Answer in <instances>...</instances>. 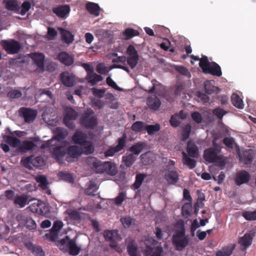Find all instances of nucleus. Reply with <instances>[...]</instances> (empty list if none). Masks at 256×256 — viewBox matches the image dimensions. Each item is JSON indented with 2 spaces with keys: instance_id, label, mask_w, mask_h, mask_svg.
<instances>
[{
  "instance_id": "nucleus-39",
  "label": "nucleus",
  "mask_w": 256,
  "mask_h": 256,
  "mask_svg": "<svg viewBox=\"0 0 256 256\" xmlns=\"http://www.w3.org/2000/svg\"><path fill=\"white\" fill-rule=\"evenodd\" d=\"M62 39L66 43L69 44L74 40V36L69 31L63 28L60 29Z\"/></svg>"
},
{
  "instance_id": "nucleus-41",
  "label": "nucleus",
  "mask_w": 256,
  "mask_h": 256,
  "mask_svg": "<svg viewBox=\"0 0 256 256\" xmlns=\"http://www.w3.org/2000/svg\"><path fill=\"white\" fill-rule=\"evenodd\" d=\"M5 142L12 147H18L20 145V140L17 138L10 136H4Z\"/></svg>"
},
{
  "instance_id": "nucleus-17",
  "label": "nucleus",
  "mask_w": 256,
  "mask_h": 256,
  "mask_svg": "<svg viewBox=\"0 0 256 256\" xmlns=\"http://www.w3.org/2000/svg\"><path fill=\"white\" fill-rule=\"evenodd\" d=\"M88 136L86 134L80 130H76L72 136V140L76 144L81 145L87 140Z\"/></svg>"
},
{
  "instance_id": "nucleus-53",
  "label": "nucleus",
  "mask_w": 256,
  "mask_h": 256,
  "mask_svg": "<svg viewBox=\"0 0 256 256\" xmlns=\"http://www.w3.org/2000/svg\"><path fill=\"white\" fill-rule=\"evenodd\" d=\"M204 87L206 92L209 94L214 93L217 90V88L213 86L210 80H206L204 82Z\"/></svg>"
},
{
  "instance_id": "nucleus-9",
  "label": "nucleus",
  "mask_w": 256,
  "mask_h": 256,
  "mask_svg": "<svg viewBox=\"0 0 256 256\" xmlns=\"http://www.w3.org/2000/svg\"><path fill=\"white\" fill-rule=\"evenodd\" d=\"M84 114L80 118L82 125L86 128H94L98 124L96 117L90 116V114L94 113H84Z\"/></svg>"
},
{
  "instance_id": "nucleus-61",
  "label": "nucleus",
  "mask_w": 256,
  "mask_h": 256,
  "mask_svg": "<svg viewBox=\"0 0 256 256\" xmlns=\"http://www.w3.org/2000/svg\"><path fill=\"white\" fill-rule=\"evenodd\" d=\"M69 218L74 221H79L81 220V216L78 212L72 210L68 212Z\"/></svg>"
},
{
  "instance_id": "nucleus-37",
  "label": "nucleus",
  "mask_w": 256,
  "mask_h": 256,
  "mask_svg": "<svg viewBox=\"0 0 256 256\" xmlns=\"http://www.w3.org/2000/svg\"><path fill=\"white\" fill-rule=\"evenodd\" d=\"M80 146H82V152L85 154H92L94 152V146L93 143L90 141L86 140V142H84Z\"/></svg>"
},
{
  "instance_id": "nucleus-8",
  "label": "nucleus",
  "mask_w": 256,
  "mask_h": 256,
  "mask_svg": "<svg viewBox=\"0 0 256 256\" xmlns=\"http://www.w3.org/2000/svg\"><path fill=\"white\" fill-rule=\"evenodd\" d=\"M53 157L56 162L60 164H63L66 161V146H58L53 148Z\"/></svg>"
},
{
  "instance_id": "nucleus-23",
  "label": "nucleus",
  "mask_w": 256,
  "mask_h": 256,
  "mask_svg": "<svg viewBox=\"0 0 256 256\" xmlns=\"http://www.w3.org/2000/svg\"><path fill=\"white\" fill-rule=\"evenodd\" d=\"M68 135V130L60 127H58L54 132V138L60 142L65 139Z\"/></svg>"
},
{
  "instance_id": "nucleus-38",
  "label": "nucleus",
  "mask_w": 256,
  "mask_h": 256,
  "mask_svg": "<svg viewBox=\"0 0 256 256\" xmlns=\"http://www.w3.org/2000/svg\"><path fill=\"white\" fill-rule=\"evenodd\" d=\"M234 248V246H226L223 247L222 250H218L216 256H230Z\"/></svg>"
},
{
  "instance_id": "nucleus-43",
  "label": "nucleus",
  "mask_w": 256,
  "mask_h": 256,
  "mask_svg": "<svg viewBox=\"0 0 256 256\" xmlns=\"http://www.w3.org/2000/svg\"><path fill=\"white\" fill-rule=\"evenodd\" d=\"M223 143L225 146L228 148H233L234 146H235L237 149L238 153L240 154V149L238 145L235 143L234 140L232 137H226L223 140Z\"/></svg>"
},
{
  "instance_id": "nucleus-59",
  "label": "nucleus",
  "mask_w": 256,
  "mask_h": 256,
  "mask_svg": "<svg viewBox=\"0 0 256 256\" xmlns=\"http://www.w3.org/2000/svg\"><path fill=\"white\" fill-rule=\"evenodd\" d=\"M180 120L178 118V113H174V115L172 116L170 120V125L174 128H177L180 124Z\"/></svg>"
},
{
  "instance_id": "nucleus-51",
  "label": "nucleus",
  "mask_w": 256,
  "mask_h": 256,
  "mask_svg": "<svg viewBox=\"0 0 256 256\" xmlns=\"http://www.w3.org/2000/svg\"><path fill=\"white\" fill-rule=\"evenodd\" d=\"M23 220L26 228L28 230H33L36 228V224L34 220L30 217L24 216Z\"/></svg>"
},
{
  "instance_id": "nucleus-22",
  "label": "nucleus",
  "mask_w": 256,
  "mask_h": 256,
  "mask_svg": "<svg viewBox=\"0 0 256 256\" xmlns=\"http://www.w3.org/2000/svg\"><path fill=\"white\" fill-rule=\"evenodd\" d=\"M86 80L92 86L96 85L98 82L102 81L103 78L100 75H98L92 70L91 72L86 74Z\"/></svg>"
},
{
  "instance_id": "nucleus-63",
  "label": "nucleus",
  "mask_w": 256,
  "mask_h": 256,
  "mask_svg": "<svg viewBox=\"0 0 256 256\" xmlns=\"http://www.w3.org/2000/svg\"><path fill=\"white\" fill-rule=\"evenodd\" d=\"M150 154L149 152L144 153L140 155V159L144 165L150 164L152 162V160L150 158Z\"/></svg>"
},
{
  "instance_id": "nucleus-49",
  "label": "nucleus",
  "mask_w": 256,
  "mask_h": 256,
  "mask_svg": "<svg viewBox=\"0 0 256 256\" xmlns=\"http://www.w3.org/2000/svg\"><path fill=\"white\" fill-rule=\"evenodd\" d=\"M36 182L39 184V186L43 190H46L48 188V182L45 176L41 175L37 177Z\"/></svg>"
},
{
  "instance_id": "nucleus-33",
  "label": "nucleus",
  "mask_w": 256,
  "mask_h": 256,
  "mask_svg": "<svg viewBox=\"0 0 256 256\" xmlns=\"http://www.w3.org/2000/svg\"><path fill=\"white\" fill-rule=\"evenodd\" d=\"M136 160V156L134 155V154L127 153L122 156V160L123 164L127 168L130 167L134 162Z\"/></svg>"
},
{
  "instance_id": "nucleus-44",
  "label": "nucleus",
  "mask_w": 256,
  "mask_h": 256,
  "mask_svg": "<svg viewBox=\"0 0 256 256\" xmlns=\"http://www.w3.org/2000/svg\"><path fill=\"white\" fill-rule=\"evenodd\" d=\"M38 113H18L19 116L23 118L26 122L31 123L34 122Z\"/></svg>"
},
{
  "instance_id": "nucleus-30",
  "label": "nucleus",
  "mask_w": 256,
  "mask_h": 256,
  "mask_svg": "<svg viewBox=\"0 0 256 256\" xmlns=\"http://www.w3.org/2000/svg\"><path fill=\"white\" fill-rule=\"evenodd\" d=\"M28 196L26 194L16 196L14 200V204L18 206V208H22L26 204H28Z\"/></svg>"
},
{
  "instance_id": "nucleus-62",
  "label": "nucleus",
  "mask_w": 256,
  "mask_h": 256,
  "mask_svg": "<svg viewBox=\"0 0 256 256\" xmlns=\"http://www.w3.org/2000/svg\"><path fill=\"white\" fill-rule=\"evenodd\" d=\"M126 198V192H120L118 196L114 198V203L117 206H120Z\"/></svg>"
},
{
  "instance_id": "nucleus-27",
  "label": "nucleus",
  "mask_w": 256,
  "mask_h": 256,
  "mask_svg": "<svg viewBox=\"0 0 256 256\" xmlns=\"http://www.w3.org/2000/svg\"><path fill=\"white\" fill-rule=\"evenodd\" d=\"M182 163L184 164L187 166L189 168L193 169L196 166L197 162L194 159L190 158L185 152H182Z\"/></svg>"
},
{
  "instance_id": "nucleus-3",
  "label": "nucleus",
  "mask_w": 256,
  "mask_h": 256,
  "mask_svg": "<svg viewBox=\"0 0 256 256\" xmlns=\"http://www.w3.org/2000/svg\"><path fill=\"white\" fill-rule=\"evenodd\" d=\"M189 238L186 235V230L184 222L180 224V229L176 230L172 236L173 244L176 250L181 251L184 250L189 243Z\"/></svg>"
},
{
  "instance_id": "nucleus-45",
  "label": "nucleus",
  "mask_w": 256,
  "mask_h": 256,
  "mask_svg": "<svg viewBox=\"0 0 256 256\" xmlns=\"http://www.w3.org/2000/svg\"><path fill=\"white\" fill-rule=\"evenodd\" d=\"M126 249L130 256H138V247L134 242H130L127 246Z\"/></svg>"
},
{
  "instance_id": "nucleus-15",
  "label": "nucleus",
  "mask_w": 256,
  "mask_h": 256,
  "mask_svg": "<svg viewBox=\"0 0 256 256\" xmlns=\"http://www.w3.org/2000/svg\"><path fill=\"white\" fill-rule=\"evenodd\" d=\"M30 57L38 67L42 70H44V54L42 53L32 52L30 54Z\"/></svg>"
},
{
  "instance_id": "nucleus-7",
  "label": "nucleus",
  "mask_w": 256,
  "mask_h": 256,
  "mask_svg": "<svg viewBox=\"0 0 256 256\" xmlns=\"http://www.w3.org/2000/svg\"><path fill=\"white\" fill-rule=\"evenodd\" d=\"M2 45L4 49L8 54H17L20 49V42L14 40H2Z\"/></svg>"
},
{
  "instance_id": "nucleus-26",
  "label": "nucleus",
  "mask_w": 256,
  "mask_h": 256,
  "mask_svg": "<svg viewBox=\"0 0 256 256\" xmlns=\"http://www.w3.org/2000/svg\"><path fill=\"white\" fill-rule=\"evenodd\" d=\"M147 104L150 108L156 110L160 106L161 102L157 96H154L148 98Z\"/></svg>"
},
{
  "instance_id": "nucleus-35",
  "label": "nucleus",
  "mask_w": 256,
  "mask_h": 256,
  "mask_svg": "<svg viewBox=\"0 0 256 256\" xmlns=\"http://www.w3.org/2000/svg\"><path fill=\"white\" fill-rule=\"evenodd\" d=\"M231 100L232 104L239 109H242L244 108V104L242 100L236 94H233L231 96Z\"/></svg>"
},
{
  "instance_id": "nucleus-6",
  "label": "nucleus",
  "mask_w": 256,
  "mask_h": 256,
  "mask_svg": "<svg viewBox=\"0 0 256 256\" xmlns=\"http://www.w3.org/2000/svg\"><path fill=\"white\" fill-rule=\"evenodd\" d=\"M67 156L66 161L71 163L75 162L82 153V148L78 146L73 145L66 146Z\"/></svg>"
},
{
  "instance_id": "nucleus-48",
  "label": "nucleus",
  "mask_w": 256,
  "mask_h": 256,
  "mask_svg": "<svg viewBox=\"0 0 256 256\" xmlns=\"http://www.w3.org/2000/svg\"><path fill=\"white\" fill-rule=\"evenodd\" d=\"M145 130H146L148 135L152 136L160 130V125L158 124H156L154 125L146 124Z\"/></svg>"
},
{
  "instance_id": "nucleus-29",
  "label": "nucleus",
  "mask_w": 256,
  "mask_h": 256,
  "mask_svg": "<svg viewBox=\"0 0 256 256\" xmlns=\"http://www.w3.org/2000/svg\"><path fill=\"white\" fill-rule=\"evenodd\" d=\"M146 146V142H138L131 146L128 150L132 152L131 154H134V156L138 155Z\"/></svg>"
},
{
  "instance_id": "nucleus-56",
  "label": "nucleus",
  "mask_w": 256,
  "mask_h": 256,
  "mask_svg": "<svg viewBox=\"0 0 256 256\" xmlns=\"http://www.w3.org/2000/svg\"><path fill=\"white\" fill-rule=\"evenodd\" d=\"M126 52L128 54V57L139 58L138 51L132 44H130L128 46L126 50Z\"/></svg>"
},
{
  "instance_id": "nucleus-47",
  "label": "nucleus",
  "mask_w": 256,
  "mask_h": 256,
  "mask_svg": "<svg viewBox=\"0 0 256 256\" xmlns=\"http://www.w3.org/2000/svg\"><path fill=\"white\" fill-rule=\"evenodd\" d=\"M98 188L94 181L90 180L88 187L86 189L85 192L88 196H95V192Z\"/></svg>"
},
{
  "instance_id": "nucleus-20",
  "label": "nucleus",
  "mask_w": 256,
  "mask_h": 256,
  "mask_svg": "<svg viewBox=\"0 0 256 256\" xmlns=\"http://www.w3.org/2000/svg\"><path fill=\"white\" fill-rule=\"evenodd\" d=\"M254 158V152L252 149L245 150L240 156V159L245 164H251Z\"/></svg>"
},
{
  "instance_id": "nucleus-13",
  "label": "nucleus",
  "mask_w": 256,
  "mask_h": 256,
  "mask_svg": "<svg viewBox=\"0 0 256 256\" xmlns=\"http://www.w3.org/2000/svg\"><path fill=\"white\" fill-rule=\"evenodd\" d=\"M143 254L144 256H164V250L160 246L154 248L149 246L144 250Z\"/></svg>"
},
{
  "instance_id": "nucleus-55",
  "label": "nucleus",
  "mask_w": 256,
  "mask_h": 256,
  "mask_svg": "<svg viewBox=\"0 0 256 256\" xmlns=\"http://www.w3.org/2000/svg\"><path fill=\"white\" fill-rule=\"evenodd\" d=\"M126 134H124L122 136L118 139V144L114 147L118 152L122 150L126 146Z\"/></svg>"
},
{
  "instance_id": "nucleus-60",
  "label": "nucleus",
  "mask_w": 256,
  "mask_h": 256,
  "mask_svg": "<svg viewBox=\"0 0 256 256\" xmlns=\"http://www.w3.org/2000/svg\"><path fill=\"white\" fill-rule=\"evenodd\" d=\"M92 94L96 98H100L104 97L106 92L105 89H99L96 88H92L91 89Z\"/></svg>"
},
{
  "instance_id": "nucleus-58",
  "label": "nucleus",
  "mask_w": 256,
  "mask_h": 256,
  "mask_svg": "<svg viewBox=\"0 0 256 256\" xmlns=\"http://www.w3.org/2000/svg\"><path fill=\"white\" fill-rule=\"evenodd\" d=\"M242 216L248 220H256V210L253 212L246 211L242 213Z\"/></svg>"
},
{
  "instance_id": "nucleus-32",
  "label": "nucleus",
  "mask_w": 256,
  "mask_h": 256,
  "mask_svg": "<svg viewBox=\"0 0 256 256\" xmlns=\"http://www.w3.org/2000/svg\"><path fill=\"white\" fill-rule=\"evenodd\" d=\"M52 113H42V117L44 120L50 126H55L58 122L57 116H55L54 114L52 116L50 114Z\"/></svg>"
},
{
  "instance_id": "nucleus-19",
  "label": "nucleus",
  "mask_w": 256,
  "mask_h": 256,
  "mask_svg": "<svg viewBox=\"0 0 256 256\" xmlns=\"http://www.w3.org/2000/svg\"><path fill=\"white\" fill-rule=\"evenodd\" d=\"M54 12L58 17L65 18L70 12V7L68 5H62L53 9Z\"/></svg>"
},
{
  "instance_id": "nucleus-10",
  "label": "nucleus",
  "mask_w": 256,
  "mask_h": 256,
  "mask_svg": "<svg viewBox=\"0 0 256 256\" xmlns=\"http://www.w3.org/2000/svg\"><path fill=\"white\" fill-rule=\"evenodd\" d=\"M147 176V174L144 173L137 172L136 174L135 181L132 185V188L134 190H136V195L138 196L140 194V188L145 178Z\"/></svg>"
},
{
  "instance_id": "nucleus-21",
  "label": "nucleus",
  "mask_w": 256,
  "mask_h": 256,
  "mask_svg": "<svg viewBox=\"0 0 256 256\" xmlns=\"http://www.w3.org/2000/svg\"><path fill=\"white\" fill-rule=\"evenodd\" d=\"M78 113H66L64 117L63 122L66 126L70 129L74 128L75 126L73 122V120H75L78 116Z\"/></svg>"
},
{
  "instance_id": "nucleus-4",
  "label": "nucleus",
  "mask_w": 256,
  "mask_h": 256,
  "mask_svg": "<svg viewBox=\"0 0 256 256\" xmlns=\"http://www.w3.org/2000/svg\"><path fill=\"white\" fill-rule=\"evenodd\" d=\"M200 66L205 74H210L218 77L222 75L220 66L216 62H210L208 57L206 56H204L203 58L200 60Z\"/></svg>"
},
{
  "instance_id": "nucleus-2",
  "label": "nucleus",
  "mask_w": 256,
  "mask_h": 256,
  "mask_svg": "<svg viewBox=\"0 0 256 256\" xmlns=\"http://www.w3.org/2000/svg\"><path fill=\"white\" fill-rule=\"evenodd\" d=\"M78 236L76 235L72 238L68 236H66L63 238L57 241L56 246L64 252H68L70 255H78L82 250L80 246L76 244Z\"/></svg>"
},
{
  "instance_id": "nucleus-42",
  "label": "nucleus",
  "mask_w": 256,
  "mask_h": 256,
  "mask_svg": "<svg viewBox=\"0 0 256 256\" xmlns=\"http://www.w3.org/2000/svg\"><path fill=\"white\" fill-rule=\"evenodd\" d=\"M46 164L45 160L42 156L35 157L32 155V165L36 168H42Z\"/></svg>"
},
{
  "instance_id": "nucleus-64",
  "label": "nucleus",
  "mask_w": 256,
  "mask_h": 256,
  "mask_svg": "<svg viewBox=\"0 0 256 256\" xmlns=\"http://www.w3.org/2000/svg\"><path fill=\"white\" fill-rule=\"evenodd\" d=\"M7 96L10 98H18L22 96V93L19 90H13L8 92Z\"/></svg>"
},
{
  "instance_id": "nucleus-52",
  "label": "nucleus",
  "mask_w": 256,
  "mask_h": 256,
  "mask_svg": "<svg viewBox=\"0 0 256 256\" xmlns=\"http://www.w3.org/2000/svg\"><path fill=\"white\" fill-rule=\"evenodd\" d=\"M6 7L8 10L16 11L18 8V2L16 0H7Z\"/></svg>"
},
{
  "instance_id": "nucleus-11",
  "label": "nucleus",
  "mask_w": 256,
  "mask_h": 256,
  "mask_svg": "<svg viewBox=\"0 0 256 256\" xmlns=\"http://www.w3.org/2000/svg\"><path fill=\"white\" fill-rule=\"evenodd\" d=\"M250 178V174L246 170H242L238 172L234 178L236 184L240 186L243 184L248 183Z\"/></svg>"
},
{
  "instance_id": "nucleus-14",
  "label": "nucleus",
  "mask_w": 256,
  "mask_h": 256,
  "mask_svg": "<svg viewBox=\"0 0 256 256\" xmlns=\"http://www.w3.org/2000/svg\"><path fill=\"white\" fill-rule=\"evenodd\" d=\"M24 246L34 256H45L44 252L40 246L36 245L30 241L26 242Z\"/></svg>"
},
{
  "instance_id": "nucleus-31",
  "label": "nucleus",
  "mask_w": 256,
  "mask_h": 256,
  "mask_svg": "<svg viewBox=\"0 0 256 256\" xmlns=\"http://www.w3.org/2000/svg\"><path fill=\"white\" fill-rule=\"evenodd\" d=\"M86 8L90 14L96 16H99L100 8L98 4L89 2L86 4Z\"/></svg>"
},
{
  "instance_id": "nucleus-36",
  "label": "nucleus",
  "mask_w": 256,
  "mask_h": 256,
  "mask_svg": "<svg viewBox=\"0 0 256 256\" xmlns=\"http://www.w3.org/2000/svg\"><path fill=\"white\" fill-rule=\"evenodd\" d=\"M192 210V202H186L182 207V214L184 218H187L191 216Z\"/></svg>"
},
{
  "instance_id": "nucleus-12",
  "label": "nucleus",
  "mask_w": 256,
  "mask_h": 256,
  "mask_svg": "<svg viewBox=\"0 0 256 256\" xmlns=\"http://www.w3.org/2000/svg\"><path fill=\"white\" fill-rule=\"evenodd\" d=\"M204 158L206 161L212 163L216 162L219 158L216 150L213 148H210L204 150Z\"/></svg>"
},
{
  "instance_id": "nucleus-40",
  "label": "nucleus",
  "mask_w": 256,
  "mask_h": 256,
  "mask_svg": "<svg viewBox=\"0 0 256 256\" xmlns=\"http://www.w3.org/2000/svg\"><path fill=\"white\" fill-rule=\"evenodd\" d=\"M139 32L132 28H127L122 33L123 38L126 40H129L134 36H138Z\"/></svg>"
},
{
  "instance_id": "nucleus-54",
  "label": "nucleus",
  "mask_w": 256,
  "mask_h": 256,
  "mask_svg": "<svg viewBox=\"0 0 256 256\" xmlns=\"http://www.w3.org/2000/svg\"><path fill=\"white\" fill-rule=\"evenodd\" d=\"M192 126L190 124L185 125L182 128V140H186L189 138Z\"/></svg>"
},
{
  "instance_id": "nucleus-16",
  "label": "nucleus",
  "mask_w": 256,
  "mask_h": 256,
  "mask_svg": "<svg viewBox=\"0 0 256 256\" xmlns=\"http://www.w3.org/2000/svg\"><path fill=\"white\" fill-rule=\"evenodd\" d=\"M58 60L63 64L70 66L74 62V58L66 52H60L58 55Z\"/></svg>"
},
{
  "instance_id": "nucleus-46",
  "label": "nucleus",
  "mask_w": 256,
  "mask_h": 256,
  "mask_svg": "<svg viewBox=\"0 0 256 256\" xmlns=\"http://www.w3.org/2000/svg\"><path fill=\"white\" fill-rule=\"evenodd\" d=\"M58 176L60 180L68 183H73L74 182L72 175L67 172H60L58 173Z\"/></svg>"
},
{
  "instance_id": "nucleus-34",
  "label": "nucleus",
  "mask_w": 256,
  "mask_h": 256,
  "mask_svg": "<svg viewBox=\"0 0 256 256\" xmlns=\"http://www.w3.org/2000/svg\"><path fill=\"white\" fill-rule=\"evenodd\" d=\"M36 147V144L30 141H24L19 146V150L22 152H26L30 150H32Z\"/></svg>"
},
{
  "instance_id": "nucleus-57",
  "label": "nucleus",
  "mask_w": 256,
  "mask_h": 256,
  "mask_svg": "<svg viewBox=\"0 0 256 256\" xmlns=\"http://www.w3.org/2000/svg\"><path fill=\"white\" fill-rule=\"evenodd\" d=\"M32 155H31L25 158H22L21 160V162L26 168H27L29 170H32L33 166L32 165Z\"/></svg>"
},
{
  "instance_id": "nucleus-28",
  "label": "nucleus",
  "mask_w": 256,
  "mask_h": 256,
  "mask_svg": "<svg viewBox=\"0 0 256 256\" xmlns=\"http://www.w3.org/2000/svg\"><path fill=\"white\" fill-rule=\"evenodd\" d=\"M254 235L250 233H246L240 238V243L244 248H248L252 243Z\"/></svg>"
},
{
  "instance_id": "nucleus-18",
  "label": "nucleus",
  "mask_w": 256,
  "mask_h": 256,
  "mask_svg": "<svg viewBox=\"0 0 256 256\" xmlns=\"http://www.w3.org/2000/svg\"><path fill=\"white\" fill-rule=\"evenodd\" d=\"M164 178L170 184H175L179 180V175L176 171L168 170L164 175Z\"/></svg>"
},
{
  "instance_id": "nucleus-1",
  "label": "nucleus",
  "mask_w": 256,
  "mask_h": 256,
  "mask_svg": "<svg viewBox=\"0 0 256 256\" xmlns=\"http://www.w3.org/2000/svg\"><path fill=\"white\" fill-rule=\"evenodd\" d=\"M86 163L96 173L106 172L109 175L114 176L118 172L116 164L112 162H102L97 158L92 156L87 158Z\"/></svg>"
},
{
  "instance_id": "nucleus-50",
  "label": "nucleus",
  "mask_w": 256,
  "mask_h": 256,
  "mask_svg": "<svg viewBox=\"0 0 256 256\" xmlns=\"http://www.w3.org/2000/svg\"><path fill=\"white\" fill-rule=\"evenodd\" d=\"M146 124L140 121H136L134 122L132 126V130L136 132H141L145 130Z\"/></svg>"
},
{
  "instance_id": "nucleus-24",
  "label": "nucleus",
  "mask_w": 256,
  "mask_h": 256,
  "mask_svg": "<svg viewBox=\"0 0 256 256\" xmlns=\"http://www.w3.org/2000/svg\"><path fill=\"white\" fill-rule=\"evenodd\" d=\"M186 151L188 155L193 158H197L198 156V149L197 146L192 142H188Z\"/></svg>"
},
{
  "instance_id": "nucleus-5",
  "label": "nucleus",
  "mask_w": 256,
  "mask_h": 256,
  "mask_svg": "<svg viewBox=\"0 0 256 256\" xmlns=\"http://www.w3.org/2000/svg\"><path fill=\"white\" fill-rule=\"evenodd\" d=\"M104 236L106 242H110V246L112 248H116L118 246L117 242L122 240V237L117 230H104Z\"/></svg>"
},
{
  "instance_id": "nucleus-25",
  "label": "nucleus",
  "mask_w": 256,
  "mask_h": 256,
  "mask_svg": "<svg viewBox=\"0 0 256 256\" xmlns=\"http://www.w3.org/2000/svg\"><path fill=\"white\" fill-rule=\"evenodd\" d=\"M60 80L62 83L68 87L73 86L74 82L73 76L66 72H64L61 74Z\"/></svg>"
}]
</instances>
